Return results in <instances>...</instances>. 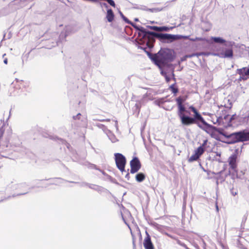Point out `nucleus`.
I'll list each match as a JSON object with an SVG mask.
<instances>
[{
	"mask_svg": "<svg viewBox=\"0 0 249 249\" xmlns=\"http://www.w3.org/2000/svg\"><path fill=\"white\" fill-rule=\"evenodd\" d=\"M187 96H179L176 99L178 106V115L180 119L181 123L183 125L188 126L193 124H196L201 129L207 133L213 132L216 130L215 126L208 124L202 117L196 107L193 106L189 108L194 113V117L186 116L185 113H189L186 110L183 103L186 100Z\"/></svg>",
	"mask_w": 249,
	"mask_h": 249,
	"instance_id": "1",
	"label": "nucleus"
},
{
	"mask_svg": "<svg viewBox=\"0 0 249 249\" xmlns=\"http://www.w3.org/2000/svg\"><path fill=\"white\" fill-rule=\"evenodd\" d=\"M140 32L139 33V36H142L143 42L148 48H152L153 46V43L155 42V37L159 38L161 41L170 43L174 40L188 38V36L181 35H174L168 34L157 33L150 31H147L143 27L138 28Z\"/></svg>",
	"mask_w": 249,
	"mask_h": 249,
	"instance_id": "2",
	"label": "nucleus"
},
{
	"mask_svg": "<svg viewBox=\"0 0 249 249\" xmlns=\"http://www.w3.org/2000/svg\"><path fill=\"white\" fill-rule=\"evenodd\" d=\"M175 58L173 51L169 49H161L157 53L151 57V59L159 67H162L169 62H172Z\"/></svg>",
	"mask_w": 249,
	"mask_h": 249,
	"instance_id": "3",
	"label": "nucleus"
},
{
	"mask_svg": "<svg viewBox=\"0 0 249 249\" xmlns=\"http://www.w3.org/2000/svg\"><path fill=\"white\" fill-rule=\"evenodd\" d=\"M219 134L229 139L228 143L232 144L239 142H245L249 140V132L240 131L228 134L223 130H218Z\"/></svg>",
	"mask_w": 249,
	"mask_h": 249,
	"instance_id": "4",
	"label": "nucleus"
},
{
	"mask_svg": "<svg viewBox=\"0 0 249 249\" xmlns=\"http://www.w3.org/2000/svg\"><path fill=\"white\" fill-rule=\"evenodd\" d=\"M233 43L231 42L225 43L220 50V56L224 58H232L233 55Z\"/></svg>",
	"mask_w": 249,
	"mask_h": 249,
	"instance_id": "5",
	"label": "nucleus"
},
{
	"mask_svg": "<svg viewBox=\"0 0 249 249\" xmlns=\"http://www.w3.org/2000/svg\"><path fill=\"white\" fill-rule=\"evenodd\" d=\"M207 140L203 141L202 145L196 149L194 151V153L190 158H189L188 160V162H192L194 161H196L199 159L200 157L204 153L205 147L207 144Z\"/></svg>",
	"mask_w": 249,
	"mask_h": 249,
	"instance_id": "6",
	"label": "nucleus"
},
{
	"mask_svg": "<svg viewBox=\"0 0 249 249\" xmlns=\"http://www.w3.org/2000/svg\"><path fill=\"white\" fill-rule=\"evenodd\" d=\"M115 156V160L117 168L122 172L125 171V166L126 164V159L125 157L120 153H116Z\"/></svg>",
	"mask_w": 249,
	"mask_h": 249,
	"instance_id": "7",
	"label": "nucleus"
},
{
	"mask_svg": "<svg viewBox=\"0 0 249 249\" xmlns=\"http://www.w3.org/2000/svg\"><path fill=\"white\" fill-rule=\"evenodd\" d=\"M130 173L134 174L137 172L141 168V163L138 158H134L130 162Z\"/></svg>",
	"mask_w": 249,
	"mask_h": 249,
	"instance_id": "8",
	"label": "nucleus"
},
{
	"mask_svg": "<svg viewBox=\"0 0 249 249\" xmlns=\"http://www.w3.org/2000/svg\"><path fill=\"white\" fill-rule=\"evenodd\" d=\"M146 236L144 239L143 246L145 249H154V246L152 243L151 237L148 233L146 231Z\"/></svg>",
	"mask_w": 249,
	"mask_h": 249,
	"instance_id": "9",
	"label": "nucleus"
},
{
	"mask_svg": "<svg viewBox=\"0 0 249 249\" xmlns=\"http://www.w3.org/2000/svg\"><path fill=\"white\" fill-rule=\"evenodd\" d=\"M236 159L237 157L235 155L231 156L229 159V163L230 168L236 172L237 168Z\"/></svg>",
	"mask_w": 249,
	"mask_h": 249,
	"instance_id": "10",
	"label": "nucleus"
},
{
	"mask_svg": "<svg viewBox=\"0 0 249 249\" xmlns=\"http://www.w3.org/2000/svg\"><path fill=\"white\" fill-rule=\"evenodd\" d=\"M248 68L244 67L241 69H238L237 70V73L240 76H243L246 77H248L249 73L248 72Z\"/></svg>",
	"mask_w": 249,
	"mask_h": 249,
	"instance_id": "11",
	"label": "nucleus"
},
{
	"mask_svg": "<svg viewBox=\"0 0 249 249\" xmlns=\"http://www.w3.org/2000/svg\"><path fill=\"white\" fill-rule=\"evenodd\" d=\"M106 18L109 22H112L114 20V14L111 9L107 10Z\"/></svg>",
	"mask_w": 249,
	"mask_h": 249,
	"instance_id": "12",
	"label": "nucleus"
},
{
	"mask_svg": "<svg viewBox=\"0 0 249 249\" xmlns=\"http://www.w3.org/2000/svg\"><path fill=\"white\" fill-rule=\"evenodd\" d=\"M12 85L13 87L17 89H20L21 88V87H23L24 82L22 80L19 81L16 80L13 82Z\"/></svg>",
	"mask_w": 249,
	"mask_h": 249,
	"instance_id": "13",
	"label": "nucleus"
},
{
	"mask_svg": "<svg viewBox=\"0 0 249 249\" xmlns=\"http://www.w3.org/2000/svg\"><path fill=\"white\" fill-rule=\"evenodd\" d=\"M135 178L138 182H141L145 179V175L142 173H139L136 175Z\"/></svg>",
	"mask_w": 249,
	"mask_h": 249,
	"instance_id": "14",
	"label": "nucleus"
},
{
	"mask_svg": "<svg viewBox=\"0 0 249 249\" xmlns=\"http://www.w3.org/2000/svg\"><path fill=\"white\" fill-rule=\"evenodd\" d=\"M212 39L215 43L223 44L226 42L225 40L219 37H213L212 38Z\"/></svg>",
	"mask_w": 249,
	"mask_h": 249,
	"instance_id": "15",
	"label": "nucleus"
},
{
	"mask_svg": "<svg viewBox=\"0 0 249 249\" xmlns=\"http://www.w3.org/2000/svg\"><path fill=\"white\" fill-rule=\"evenodd\" d=\"M169 89L171 91L175 94H177L178 91V89L175 87V84L171 85L169 87Z\"/></svg>",
	"mask_w": 249,
	"mask_h": 249,
	"instance_id": "16",
	"label": "nucleus"
},
{
	"mask_svg": "<svg viewBox=\"0 0 249 249\" xmlns=\"http://www.w3.org/2000/svg\"><path fill=\"white\" fill-rule=\"evenodd\" d=\"M237 118H238V116L236 114H234V115H232L230 118L229 125H232V122L235 119H237Z\"/></svg>",
	"mask_w": 249,
	"mask_h": 249,
	"instance_id": "17",
	"label": "nucleus"
},
{
	"mask_svg": "<svg viewBox=\"0 0 249 249\" xmlns=\"http://www.w3.org/2000/svg\"><path fill=\"white\" fill-rule=\"evenodd\" d=\"M188 36V39H189L191 41H202L203 40V39L202 38H200V37H195V38H189V36ZM187 38H186L185 39H186Z\"/></svg>",
	"mask_w": 249,
	"mask_h": 249,
	"instance_id": "18",
	"label": "nucleus"
},
{
	"mask_svg": "<svg viewBox=\"0 0 249 249\" xmlns=\"http://www.w3.org/2000/svg\"><path fill=\"white\" fill-rule=\"evenodd\" d=\"M5 126V124L3 123L2 125L1 126V128H0V137H1L3 135L4 131V127Z\"/></svg>",
	"mask_w": 249,
	"mask_h": 249,
	"instance_id": "19",
	"label": "nucleus"
},
{
	"mask_svg": "<svg viewBox=\"0 0 249 249\" xmlns=\"http://www.w3.org/2000/svg\"><path fill=\"white\" fill-rule=\"evenodd\" d=\"M170 30L169 27L166 26L160 27V32L161 31H168Z\"/></svg>",
	"mask_w": 249,
	"mask_h": 249,
	"instance_id": "20",
	"label": "nucleus"
},
{
	"mask_svg": "<svg viewBox=\"0 0 249 249\" xmlns=\"http://www.w3.org/2000/svg\"><path fill=\"white\" fill-rule=\"evenodd\" d=\"M150 29H151L154 31L160 32V27L154 26H150Z\"/></svg>",
	"mask_w": 249,
	"mask_h": 249,
	"instance_id": "21",
	"label": "nucleus"
},
{
	"mask_svg": "<svg viewBox=\"0 0 249 249\" xmlns=\"http://www.w3.org/2000/svg\"><path fill=\"white\" fill-rule=\"evenodd\" d=\"M248 77H246L240 75V77H239V78L238 79V80L239 81H241L242 80L245 81V80H247L248 79Z\"/></svg>",
	"mask_w": 249,
	"mask_h": 249,
	"instance_id": "22",
	"label": "nucleus"
},
{
	"mask_svg": "<svg viewBox=\"0 0 249 249\" xmlns=\"http://www.w3.org/2000/svg\"><path fill=\"white\" fill-rule=\"evenodd\" d=\"M81 114L80 113H78L76 116H73V119L74 120H79L80 118V116H81Z\"/></svg>",
	"mask_w": 249,
	"mask_h": 249,
	"instance_id": "23",
	"label": "nucleus"
},
{
	"mask_svg": "<svg viewBox=\"0 0 249 249\" xmlns=\"http://www.w3.org/2000/svg\"><path fill=\"white\" fill-rule=\"evenodd\" d=\"M99 121L100 122H109L110 121V119H100V120H99Z\"/></svg>",
	"mask_w": 249,
	"mask_h": 249,
	"instance_id": "24",
	"label": "nucleus"
},
{
	"mask_svg": "<svg viewBox=\"0 0 249 249\" xmlns=\"http://www.w3.org/2000/svg\"><path fill=\"white\" fill-rule=\"evenodd\" d=\"M165 80L167 82H169L171 80L170 77L169 76H167V75H166L165 76Z\"/></svg>",
	"mask_w": 249,
	"mask_h": 249,
	"instance_id": "25",
	"label": "nucleus"
},
{
	"mask_svg": "<svg viewBox=\"0 0 249 249\" xmlns=\"http://www.w3.org/2000/svg\"><path fill=\"white\" fill-rule=\"evenodd\" d=\"M231 192L233 196H235L237 194V192L236 191L234 192L233 190H231Z\"/></svg>",
	"mask_w": 249,
	"mask_h": 249,
	"instance_id": "26",
	"label": "nucleus"
},
{
	"mask_svg": "<svg viewBox=\"0 0 249 249\" xmlns=\"http://www.w3.org/2000/svg\"><path fill=\"white\" fill-rule=\"evenodd\" d=\"M4 63L5 64H7V63H8V59H7V58H5V59L4 60Z\"/></svg>",
	"mask_w": 249,
	"mask_h": 249,
	"instance_id": "27",
	"label": "nucleus"
},
{
	"mask_svg": "<svg viewBox=\"0 0 249 249\" xmlns=\"http://www.w3.org/2000/svg\"><path fill=\"white\" fill-rule=\"evenodd\" d=\"M129 173L127 174L125 176V178H127L128 179H129Z\"/></svg>",
	"mask_w": 249,
	"mask_h": 249,
	"instance_id": "28",
	"label": "nucleus"
},
{
	"mask_svg": "<svg viewBox=\"0 0 249 249\" xmlns=\"http://www.w3.org/2000/svg\"><path fill=\"white\" fill-rule=\"evenodd\" d=\"M216 208L217 211H218V207L217 203H216Z\"/></svg>",
	"mask_w": 249,
	"mask_h": 249,
	"instance_id": "29",
	"label": "nucleus"
},
{
	"mask_svg": "<svg viewBox=\"0 0 249 249\" xmlns=\"http://www.w3.org/2000/svg\"><path fill=\"white\" fill-rule=\"evenodd\" d=\"M104 5L106 6V7H107L106 3H104Z\"/></svg>",
	"mask_w": 249,
	"mask_h": 249,
	"instance_id": "30",
	"label": "nucleus"
}]
</instances>
